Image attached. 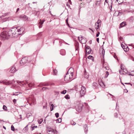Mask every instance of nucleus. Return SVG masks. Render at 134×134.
Here are the masks:
<instances>
[{
  "mask_svg": "<svg viewBox=\"0 0 134 134\" xmlns=\"http://www.w3.org/2000/svg\"><path fill=\"white\" fill-rule=\"evenodd\" d=\"M45 21V20H42V22H41V24H42Z\"/></svg>",
  "mask_w": 134,
  "mask_h": 134,
  "instance_id": "obj_49",
  "label": "nucleus"
},
{
  "mask_svg": "<svg viewBox=\"0 0 134 134\" xmlns=\"http://www.w3.org/2000/svg\"><path fill=\"white\" fill-rule=\"evenodd\" d=\"M81 88V90L80 91V96L81 97L84 96L86 92V88L85 87L83 86L79 85L78 86H75V88L76 91H78V88Z\"/></svg>",
  "mask_w": 134,
  "mask_h": 134,
  "instance_id": "obj_2",
  "label": "nucleus"
},
{
  "mask_svg": "<svg viewBox=\"0 0 134 134\" xmlns=\"http://www.w3.org/2000/svg\"><path fill=\"white\" fill-rule=\"evenodd\" d=\"M75 79L74 77H73V74H70L66 73L65 76L64 77V80L65 81H71Z\"/></svg>",
  "mask_w": 134,
  "mask_h": 134,
  "instance_id": "obj_3",
  "label": "nucleus"
},
{
  "mask_svg": "<svg viewBox=\"0 0 134 134\" xmlns=\"http://www.w3.org/2000/svg\"><path fill=\"white\" fill-rule=\"evenodd\" d=\"M78 38L80 42L82 43H85L87 41V40L86 38H83L82 36H79Z\"/></svg>",
  "mask_w": 134,
  "mask_h": 134,
  "instance_id": "obj_4",
  "label": "nucleus"
},
{
  "mask_svg": "<svg viewBox=\"0 0 134 134\" xmlns=\"http://www.w3.org/2000/svg\"><path fill=\"white\" fill-rule=\"evenodd\" d=\"M0 83H3L4 84L8 85H9L10 83L9 82H6V81H0Z\"/></svg>",
  "mask_w": 134,
  "mask_h": 134,
  "instance_id": "obj_13",
  "label": "nucleus"
},
{
  "mask_svg": "<svg viewBox=\"0 0 134 134\" xmlns=\"http://www.w3.org/2000/svg\"><path fill=\"white\" fill-rule=\"evenodd\" d=\"M41 21H42L41 19L40 20V21L39 22V24H40V25L39 26V28H41L42 27V25L41 24Z\"/></svg>",
  "mask_w": 134,
  "mask_h": 134,
  "instance_id": "obj_23",
  "label": "nucleus"
},
{
  "mask_svg": "<svg viewBox=\"0 0 134 134\" xmlns=\"http://www.w3.org/2000/svg\"><path fill=\"white\" fill-rule=\"evenodd\" d=\"M101 0H97L96 4V5H99L100 3Z\"/></svg>",
  "mask_w": 134,
  "mask_h": 134,
  "instance_id": "obj_20",
  "label": "nucleus"
},
{
  "mask_svg": "<svg viewBox=\"0 0 134 134\" xmlns=\"http://www.w3.org/2000/svg\"><path fill=\"white\" fill-rule=\"evenodd\" d=\"M66 5L68 6L69 5V4L68 2H67L66 3Z\"/></svg>",
  "mask_w": 134,
  "mask_h": 134,
  "instance_id": "obj_62",
  "label": "nucleus"
},
{
  "mask_svg": "<svg viewBox=\"0 0 134 134\" xmlns=\"http://www.w3.org/2000/svg\"><path fill=\"white\" fill-rule=\"evenodd\" d=\"M71 124L72 125H75L76 124V123L74 121H71Z\"/></svg>",
  "mask_w": 134,
  "mask_h": 134,
  "instance_id": "obj_31",
  "label": "nucleus"
},
{
  "mask_svg": "<svg viewBox=\"0 0 134 134\" xmlns=\"http://www.w3.org/2000/svg\"><path fill=\"white\" fill-rule=\"evenodd\" d=\"M7 20V19L6 18H5L4 19H2V20L3 21V22H4L6 21Z\"/></svg>",
  "mask_w": 134,
  "mask_h": 134,
  "instance_id": "obj_42",
  "label": "nucleus"
},
{
  "mask_svg": "<svg viewBox=\"0 0 134 134\" xmlns=\"http://www.w3.org/2000/svg\"><path fill=\"white\" fill-rule=\"evenodd\" d=\"M91 49L90 48V47L89 46H87L86 48V50H89V49Z\"/></svg>",
  "mask_w": 134,
  "mask_h": 134,
  "instance_id": "obj_41",
  "label": "nucleus"
},
{
  "mask_svg": "<svg viewBox=\"0 0 134 134\" xmlns=\"http://www.w3.org/2000/svg\"><path fill=\"white\" fill-rule=\"evenodd\" d=\"M7 107L5 105H3V109L5 110H7Z\"/></svg>",
  "mask_w": 134,
  "mask_h": 134,
  "instance_id": "obj_32",
  "label": "nucleus"
},
{
  "mask_svg": "<svg viewBox=\"0 0 134 134\" xmlns=\"http://www.w3.org/2000/svg\"><path fill=\"white\" fill-rule=\"evenodd\" d=\"M34 83L31 82L28 84V85L29 87H31L34 86Z\"/></svg>",
  "mask_w": 134,
  "mask_h": 134,
  "instance_id": "obj_18",
  "label": "nucleus"
},
{
  "mask_svg": "<svg viewBox=\"0 0 134 134\" xmlns=\"http://www.w3.org/2000/svg\"><path fill=\"white\" fill-rule=\"evenodd\" d=\"M82 109V107H80V109L78 111L79 112H80V111H81V110Z\"/></svg>",
  "mask_w": 134,
  "mask_h": 134,
  "instance_id": "obj_55",
  "label": "nucleus"
},
{
  "mask_svg": "<svg viewBox=\"0 0 134 134\" xmlns=\"http://www.w3.org/2000/svg\"><path fill=\"white\" fill-rule=\"evenodd\" d=\"M19 8H18L17 9V10H16V13H17V12H18V11L19 10Z\"/></svg>",
  "mask_w": 134,
  "mask_h": 134,
  "instance_id": "obj_60",
  "label": "nucleus"
},
{
  "mask_svg": "<svg viewBox=\"0 0 134 134\" xmlns=\"http://www.w3.org/2000/svg\"><path fill=\"white\" fill-rule=\"evenodd\" d=\"M105 73H106L105 77H106V78L109 75V73L108 71H106Z\"/></svg>",
  "mask_w": 134,
  "mask_h": 134,
  "instance_id": "obj_35",
  "label": "nucleus"
},
{
  "mask_svg": "<svg viewBox=\"0 0 134 134\" xmlns=\"http://www.w3.org/2000/svg\"><path fill=\"white\" fill-rule=\"evenodd\" d=\"M47 87H43L42 88V90H46V89H47Z\"/></svg>",
  "mask_w": 134,
  "mask_h": 134,
  "instance_id": "obj_47",
  "label": "nucleus"
},
{
  "mask_svg": "<svg viewBox=\"0 0 134 134\" xmlns=\"http://www.w3.org/2000/svg\"><path fill=\"white\" fill-rule=\"evenodd\" d=\"M96 29L97 31L99 29L101 26V24H98V23H95V25Z\"/></svg>",
  "mask_w": 134,
  "mask_h": 134,
  "instance_id": "obj_10",
  "label": "nucleus"
},
{
  "mask_svg": "<svg viewBox=\"0 0 134 134\" xmlns=\"http://www.w3.org/2000/svg\"><path fill=\"white\" fill-rule=\"evenodd\" d=\"M85 133H86L87 132V131L88 130L87 127V126L86 125V127L85 128Z\"/></svg>",
  "mask_w": 134,
  "mask_h": 134,
  "instance_id": "obj_26",
  "label": "nucleus"
},
{
  "mask_svg": "<svg viewBox=\"0 0 134 134\" xmlns=\"http://www.w3.org/2000/svg\"><path fill=\"white\" fill-rule=\"evenodd\" d=\"M47 130L49 134H54V130L50 127H47Z\"/></svg>",
  "mask_w": 134,
  "mask_h": 134,
  "instance_id": "obj_6",
  "label": "nucleus"
},
{
  "mask_svg": "<svg viewBox=\"0 0 134 134\" xmlns=\"http://www.w3.org/2000/svg\"><path fill=\"white\" fill-rule=\"evenodd\" d=\"M105 68L107 70H108L109 69V68L108 67H105Z\"/></svg>",
  "mask_w": 134,
  "mask_h": 134,
  "instance_id": "obj_59",
  "label": "nucleus"
},
{
  "mask_svg": "<svg viewBox=\"0 0 134 134\" xmlns=\"http://www.w3.org/2000/svg\"><path fill=\"white\" fill-rule=\"evenodd\" d=\"M125 25V23L124 22H122L120 24V26L119 27L120 28L121 27H124Z\"/></svg>",
  "mask_w": 134,
  "mask_h": 134,
  "instance_id": "obj_16",
  "label": "nucleus"
},
{
  "mask_svg": "<svg viewBox=\"0 0 134 134\" xmlns=\"http://www.w3.org/2000/svg\"><path fill=\"white\" fill-rule=\"evenodd\" d=\"M19 83H20V85H21V84L23 85H26V84L27 83V81H20L19 82Z\"/></svg>",
  "mask_w": 134,
  "mask_h": 134,
  "instance_id": "obj_11",
  "label": "nucleus"
},
{
  "mask_svg": "<svg viewBox=\"0 0 134 134\" xmlns=\"http://www.w3.org/2000/svg\"><path fill=\"white\" fill-rule=\"evenodd\" d=\"M16 99H14L13 100V102L14 104L15 103H16Z\"/></svg>",
  "mask_w": 134,
  "mask_h": 134,
  "instance_id": "obj_45",
  "label": "nucleus"
},
{
  "mask_svg": "<svg viewBox=\"0 0 134 134\" xmlns=\"http://www.w3.org/2000/svg\"><path fill=\"white\" fill-rule=\"evenodd\" d=\"M28 129V128H27L26 129H25V130H23L25 131V132H26L27 131Z\"/></svg>",
  "mask_w": 134,
  "mask_h": 134,
  "instance_id": "obj_54",
  "label": "nucleus"
},
{
  "mask_svg": "<svg viewBox=\"0 0 134 134\" xmlns=\"http://www.w3.org/2000/svg\"><path fill=\"white\" fill-rule=\"evenodd\" d=\"M11 129L12 130L14 131L15 130L14 127L13 125H12L11 126Z\"/></svg>",
  "mask_w": 134,
  "mask_h": 134,
  "instance_id": "obj_25",
  "label": "nucleus"
},
{
  "mask_svg": "<svg viewBox=\"0 0 134 134\" xmlns=\"http://www.w3.org/2000/svg\"><path fill=\"white\" fill-rule=\"evenodd\" d=\"M65 98L67 99H70V97L68 95H66L65 96Z\"/></svg>",
  "mask_w": 134,
  "mask_h": 134,
  "instance_id": "obj_28",
  "label": "nucleus"
},
{
  "mask_svg": "<svg viewBox=\"0 0 134 134\" xmlns=\"http://www.w3.org/2000/svg\"><path fill=\"white\" fill-rule=\"evenodd\" d=\"M117 115H118V114H117V113H115V114H114V116L116 117H117Z\"/></svg>",
  "mask_w": 134,
  "mask_h": 134,
  "instance_id": "obj_51",
  "label": "nucleus"
},
{
  "mask_svg": "<svg viewBox=\"0 0 134 134\" xmlns=\"http://www.w3.org/2000/svg\"><path fill=\"white\" fill-rule=\"evenodd\" d=\"M37 127L36 126H32L31 127L32 129V130H33L34 129V128H37Z\"/></svg>",
  "mask_w": 134,
  "mask_h": 134,
  "instance_id": "obj_30",
  "label": "nucleus"
},
{
  "mask_svg": "<svg viewBox=\"0 0 134 134\" xmlns=\"http://www.w3.org/2000/svg\"><path fill=\"white\" fill-rule=\"evenodd\" d=\"M91 49H89V50H86V52L87 54H90V53L91 52Z\"/></svg>",
  "mask_w": 134,
  "mask_h": 134,
  "instance_id": "obj_19",
  "label": "nucleus"
},
{
  "mask_svg": "<svg viewBox=\"0 0 134 134\" xmlns=\"http://www.w3.org/2000/svg\"><path fill=\"white\" fill-rule=\"evenodd\" d=\"M16 70L15 69V66H14L12 67L10 70V72L12 73H13L16 72Z\"/></svg>",
  "mask_w": 134,
  "mask_h": 134,
  "instance_id": "obj_8",
  "label": "nucleus"
},
{
  "mask_svg": "<svg viewBox=\"0 0 134 134\" xmlns=\"http://www.w3.org/2000/svg\"><path fill=\"white\" fill-rule=\"evenodd\" d=\"M56 121L57 122L60 123L62 122V119L61 118H59L58 119H57L56 120Z\"/></svg>",
  "mask_w": 134,
  "mask_h": 134,
  "instance_id": "obj_22",
  "label": "nucleus"
},
{
  "mask_svg": "<svg viewBox=\"0 0 134 134\" xmlns=\"http://www.w3.org/2000/svg\"><path fill=\"white\" fill-rule=\"evenodd\" d=\"M99 34H100L99 32H98V33L97 34H96V37H98L99 36Z\"/></svg>",
  "mask_w": 134,
  "mask_h": 134,
  "instance_id": "obj_44",
  "label": "nucleus"
},
{
  "mask_svg": "<svg viewBox=\"0 0 134 134\" xmlns=\"http://www.w3.org/2000/svg\"><path fill=\"white\" fill-rule=\"evenodd\" d=\"M54 75H56L57 73V71L56 69H54Z\"/></svg>",
  "mask_w": 134,
  "mask_h": 134,
  "instance_id": "obj_29",
  "label": "nucleus"
},
{
  "mask_svg": "<svg viewBox=\"0 0 134 134\" xmlns=\"http://www.w3.org/2000/svg\"><path fill=\"white\" fill-rule=\"evenodd\" d=\"M3 128L5 129H6V127H5L3 126Z\"/></svg>",
  "mask_w": 134,
  "mask_h": 134,
  "instance_id": "obj_64",
  "label": "nucleus"
},
{
  "mask_svg": "<svg viewBox=\"0 0 134 134\" xmlns=\"http://www.w3.org/2000/svg\"><path fill=\"white\" fill-rule=\"evenodd\" d=\"M131 60L133 61H134V58L133 57H132Z\"/></svg>",
  "mask_w": 134,
  "mask_h": 134,
  "instance_id": "obj_61",
  "label": "nucleus"
},
{
  "mask_svg": "<svg viewBox=\"0 0 134 134\" xmlns=\"http://www.w3.org/2000/svg\"><path fill=\"white\" fill-rule=\"evenodd\" d=\"M18 30L16 27H14L8 31L3 32L0 34V36L4 40L8 39L10 37H14Z\"/></svg>",
  "mask_w": 134,
  "mask_h": 134,
  "instance_id": "obj_1",
  "label": "nucleus"
},
{
  "mask_svg": "<svg viewBox=\"0 0 134 134\" xmlns=\"http://www.w3.org/2000/svg\"><path fill=\"white\" fill-rule=\"evenodd\" d=\"M88 58L89 59L92 60V61H93L94 60L93 57L91 55L89 56L88 57Z\"/></svg>",
  "mask_w": 134,
  "mask_h": 134,
  "instance_id": "obj_21",
  "label": "nucleus"
},
{
  "mask_svg": "<svg viewBox=\"0 0 134 134\" xmlns=\"http://www.w3.org/2000/svg\"><path fill=\"white\" fill-rule=\"evenodd\" d=\"M74 71V70L73 68H69L68 72H67V73L70 74H73Z\"/></svg>",
  "mask_w": 134,
  "mask_h": 134,
  "instance_id": "obj_9",
  "label": "nucleus"
},
{
  "mask_svg": "<svg viewBox=\"0 0 134 134\" xmlns=\"http://www.w3.org/2000/svg\"><path fill=\"white\" fill-rule=\"evenodd\" d=\"M133 20V18L132 16L130 18L129 20L131 21H132Z\"/></svg>",
  "mask_w": 134,
  "mask_h": 134,
  "instance_id": "obj_39",
  "label": "nucleus"
},
{
  "mask_svg": "<svg viewBox=\"0 0 134 134\" xmlns=\"http://www.w3.org/2000/svg\"><path fill=\"white\" fill-rule=\"evenodd\" d=\"M119 39L120 40H122L123 39V38L121 37V36H120L119 37Z\"/></svg>",
  "mask_w": 134,
  "mask_h": 134,
  "instance_id": "obj_50",
  "label": "nucleus"
},
{
  "mask_svg": "<svg viewBox=\"0 0 134 134\" xmlns=\"http://www.w3.org/2000/svg\"><path fill=\"white\" fill-rule=\"evenodd\" d=\"M134 72V71H130L131 72ZM129 75H130L131 76H134V74H129Z\"/></svg>",
  "mask_w": 134,
  "mask_h": 134,
  "instance_id": "obj_38",
  "label": "nucleus"
},
{
  "mask_svg": "<svg viewBox=\"0 0 134 134\" xmlns=\"http://www.w3.org/2000/svg\"><path fill=\"white\" fill-rule=\"evenodd\" d=\"M27 58L26 57H24L22 59L20 62V63L21 65H23L27 63Z\"/></svg>",
  "mask_w": 134,
  "mask_h": 134,
  "instance_id": "obj_5",
  "label": "nucleus"
},
{
  "mask_svg": "<svg viewBox=\"0 0 134 134\" xmlns=\"http://www.w3.org/2000/svg\"><path fill=\"white\" fill-rule=\"evenodd\" d=\"M19 92H15V93H14L13 94V95H16V96L18 95L19 94Z\"/></svg>",
  "mask_w": 134,
  "mask_h": 134,
  "instance_id": "obj_33",
  "label": "nucleus"
},
{
  "mask_svg": "<svg viewBox=\"0 0 134 134\" xmlns=\"http://www.w3.org/2000/svg\"><path fill=\"white\" fill-rule=\"evenodd\" d=\"M99 84L101 86H102V87H104L105 86L104 85V83L102 81L100 82L99 83Z\"/></svg>",
  "mask_w": 134,
  "mask_h": 134,
  "instance_id": "obj_17",
  "label": "nucleus"
},
{
  "mask_svg": "<svg viewBox=\"0 0 134 134\" xmlns=\"http://www.w3.org/2000/svg\"><path fill=\"white\" fill-rule=\"evenodd\" d=\"M101 21L99 19L98 20L97 22H96V23H98V24H100V23H101Z\"/></svg>",
  "mask_w": 134,
  "mask_h": 134,
  "instance_id": "obj_40",
  "label": "nucleus"
},
{
  "mask_svg": "<svg viewBox=\"0 0 134 134\" xmlns=\"http://www.w3.org/2000/svg\"><path fill=\"white\" fill-rule=\"evenodd\" d=\"M28 126V125H27L23 129V130H25V129H26L27 128H28L27 126Z\"/></svg>",
  "mask_w": 134,
  "mask_h": 134,
  "instance_id": "obj_56",
  "label": "nucleus"
},
{
  "mask_svg": "<svg viewBox=\"0 0 134 134\" xmlns=\"http://www.w3.org/2000/svg\"><path fill=\"white\" fill-rule=\"evenodd\" d=\"M20 18L24 19L26 20L27 19V16L25 15H22L20 16Z\"/></svg>",
  "mask_w": 134,
  "mask_h": 134,
  "instance_id": "obj_12",
  "label": "nucleus"
},
{
  "mask_svg": "<svg viewBox=\"0 0 134 134\" xmlns=\"http://www.w3.org/2000/svg\"><path fill=\"white\" fill-rule=\"evenodd\" d=\"M55 116H56V118H58V117L59 116V114L58 113H56L55 114Z\"/></svg>",
  "mask_w": 134,
  "mask_h": 134,
  "instance_id": "obj_37",
  "label": "nucleus"
},
{
  "mask_svg": "<svg viewBox=\"0 0 134 134\" xmlns=\"http://www.w3.org/2000/svg\"><path fill=\"white\" fill-rule=\"evenodd\" d=\"M66 90H63V91L61 92V93L62 94H64L65 93H66Z\"/></svg>",
  "mask_w": 134,
  "mask_h": 134,
  "instance_id": "obj_27",
  "label": "nucleus"
},
{
  "mask_svg": "<svg viewBox=\"0 0 134 134\" xmlns=\"http://www.w3.org/2000/svg\"><path fill=\"white\" fill-rule=\"evenodd\" d=\"M97 41L98 43H99V38H97Z\"/></svg>",
  "mask_w": 134,
  "mask_h": 134,
  "instance_id": "obj_53",
  "label": "nucleus"
},
{
  "mask_svg": "<svg viewBox=\"0 0 134 134\" xmlns=\"http://www.w3.org/2000/svg\"><path fill=\"white\" fill-rule=\"evenodd\" d=\"M31 113H28L27 114V116H31Z\"/></svg>",
  "mask_w": 134,
  "mask_h": 134,
  "instance_id": "obj_58",
  "label": "nucleus"
},
{
  "mask_svg": "<svg viewBox=\"0 0 134 134\" xmlns=\"http://www.w3.org/2000/svg\"><path fill=\"white\" fill-rule=\"evenodd\" d=\"M123 64H121V69L123 70V71L124 72H125V73H126L127 72V70L126 69H124L122 67L123 66Z\"/></svg>",
  "mask_w": 134,
  "mask_h": 134,
  "instance_id": "obj_14",
  "label": "nucleus"
},
{
  "mask_svg": "<svg viewBox=\"0 0 134 134\" xmlns=\"http://www.w3.org/2000/svg\"><path fill=\"white\" fill-rule=\"evenodd\" d=\"M104 53V54L105 53V50L104 49H103L102 51V54H103V53Z\"/></svg>",
  "mask_w": 134,
  "mask_h": 134,
  "instance_id": "obj_48",
  "label": "nucleus"
},
{
  "mask_svg": "<svg viewBox=\"0 0 134 134\" xmlns=\"http://www.w3.org/2000/svg\"><path fill=\"white\" fill-rule=\"evenodd\" d=\"M116 1L120 3H122L123 2L122 0H116Z\"/></svg>",
  "mask_w": 134,
  "mask_h": 134,
  "instance_id": "obj_34",
  "label": "nucleus"
},
{
  "mask_svg": "<svg viewBox=\"0 0 134 134\" xmlns=\"http://www.w3.org/2000/svg\"><path fill=\"white\" fill-rule=\"evenodd\" d=\"M125 83V84H127L131 85H132V84L130 83Z\"/></svg>",
  "mask_w": 134,
  "mask_h": 134,
  "instance_id": "obj_57",
  "label": "nucleus"
},
{
  "mask_svg": "<svg viewBox=\"0 0 134 134\" xmlns=\"http://www.w3.org/2000/svg\"><path fill=\"white\" fill-rule=\"evenodd\" d=\"M68 1L69 2H70V3H71V0H68Z\"/></svg>",
  "mask_w": 134,
  "mask_h": 134,
  "instance_id": "obj_63",
  "label": "nucleus"
},
{
  "mask_svg": "<svg viewBox=\"0 0 134 134\" xmlns=\"http://www.w3.org/2000/svg\"><path fill=\"white\" fill-rule=\"evenodd\" d=\"M17 28V30H18L17 32H20L19 34H22L25 31L24 28L23 27L20 28V27H18Z\"/></svg>",
  "mask_w": 134,
  "mask_h": 134,
  "instance_id": "obj_7",
  "label": "nucleus"
},
{
  "mask_svg": "<svg viewBox=\"0 0 134 134\" xmlns=\"http://www.w3.org/2000/svg\"><path fill=\"white\" fill-rule=\"evenodd\" d=\"M43 121V119H42L38 121V122L39 124H41L42 123V122Z\"/></svg>",
  "mask_w": 134,
  "mask_h": 134,
  "instance_id": "obj_36",
  "label": "nucleus"
},
{
  "mask_svg": "<svg viewBox=\"0 0 134 134\" xmlns=\"http://www.w3.org/2000/svg\"><path fill=\"white\" fill-rule=\"evenodd\" d=\"M125 46H124V44H123L122 43L121 44V47H122V48H123Z\"/></svg>",
  "mask_w": 134,
  "mask_h": 134,
  "instance_id": "obj_52",
  "label": "nucleus"
},
{
  "mask_svg": "<svg viewBox=\"0 0 134 134\" xmlns=\"http://www.w3.org/2000/svg\"><path fill=\"white\" fill-rule=\"evenodd\" d=\"M119 72L120 74H123L122 73V71L121 70H119Z\"/></svg>",
  "mask_w": 134,
  "mask_h": 134,
  "instance_id": "obj_46",
  "label": "nucleus"
},
{
  "mask_svg": "<svg viewBox=\"0 0 134 134\" xmlns=\"http://www.w3.org/2000/svg\"><path fill=\"white\" fill-rule=\"evenodd\" d=\"M123 49L125 51H127L129 50V48L128 46L127 45H125L124 48H123Z\"/></svg>",
  "mask_w": 134,
  "mask_h": 134,
  "instance_id": "obj_15",
  "label": "nucleus"
},
{
  "mask_svg": "<svg viewBox=\"0 0 134 134\" xmlns=\"http://www.w3.org/2000/svg\"><path fill=\"white\" fill-rule=\"evenodd\" d=\"M54 105L53 104H51V111H52L53 110Z\"/></svg>",
  "mask_w": 134,
  "mask_h": 134,
  "instance_id": "obj_24",
  "label": "nucleus"
},
{
  "mask_svg": "<svg viewBox=\"0 0 134 134\" xmlns=\"http://www.w3.org/2000/svg\"><path fill=\"white\" fill-rule=\"evenodd\" d=\"M47 107V103H46V104L45 106H43V109L46 108Z\"/></svg>",
  "mask_w": 134,
  "mask_h": 134,
  "instance_id": "obj_43",
  "label": "nucleus"
}]
</instances>
